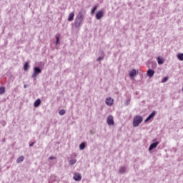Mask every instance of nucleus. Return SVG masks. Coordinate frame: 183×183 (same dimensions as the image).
I'll return each mask as SVG.
<instances>
[{"instance_id":"obj_1","label":"nucleus","mask_w":183,"mask_h":183,"mask_svg":"<svg viewBox=\"0 0 183 183\" xmlns=\"http://www.w3.org/2000/svg\"><path fill=\"white\" fill-rule=\"evenodd\" d=\"M85 14L86 12L84 10L79 11V14H77L74 22L75 28H79V26H81L82 21H84V16H85Z\"/></svg>"},{"instance_id":"obj_2","label":"nucleus","mask_w":183,"mask_h":183,"mask_svg":"<svg viewBox=\"0 0 183 183\" xmlns=\"http://www.w3.org/2000/svg\"><path fill=\"white\" fill-rule=\"evenodd\" d=\"M144 121V118L142 116L137 115L135 116L133 119V127L137 128V127H139V124Z\"/></svg>"},{"instance_id":"obj_3","label":"nucleus","mask_w":183,"mask_h":183,"mask_svg":"<svg viewBox=\"0 0 183 183\" xmlns=\"http://www.w3.org/2000/svg\"><path fill=\"white\" fill-rule=\"evenodd\" d=\"M41 72H42V70H41V69H39V67L34 68V71H33L31 76H32V78H34V81L36 80V76H38V75H39V74H41Z\"/></svg>"},{"instance_id":"obj_4","label":"nucleus","mask_w":183,"mask_h":183,"mask_svg":"<svg viewBox=\"0 0 183 183\" xmlns=\"http://www.w3.org/2000/svg\"><path fill=\"white\" fill-rule=\"evenodd\" d=\"M107 122L109 127H112V125H114V117H112V115L108 116Z\"/></svg>"},{"instance_id":"obj_5","label":"nucleus","mask_w":183,"mask_h":183,"mask_svg":"<svg viewBox=\"0 0 183 183\" xmlns=\"http://www.w3.org/2000/svg\"><path fill=\"white\" fill-rule=\"evenodd\" d=\"M104 16V10H99L96 13V19L99 20Z\"/></svg>"},{"instance_id":"obj_6","label":"nucleus","mask_w":183,"mask_h":183,"mask_svg":"<svg viewBox=\"0 0 183 183\" xmlns=\"http://www.w3.org/2000/svg\"><path fill=\"white\" fill-rule=\"evenodd\" d=\"M119 174H120L121 175L124 174H127V167L126 166H122L119 167V170H118Z\"/></svg>"},{"instance_id":"obj_7","label":"nucleus","mask_w":183,"mask_h":183,"mask_svg":"<svg viewBox=\"0 0 183 183\" xmlns=\"http://www.w3.org/2000/svg\"><path fill=\"white\" fill-rule=\"evenodd\" d=\"M129 74L130 78H132V79H134V78L137 76V70L133 69L132 70L129 71Z\"/></svg>"},{"instance_id":"obj_8","label":"nucleus","mask_w":183,"mask_h":183,"mask_svg":"<svg viewBox=\"0 0 183 183\" xmlns=\"http://www.w3.org/2000/svg\"><path fill=\"white\" fill-rule=\"evenodd\" d=\"M105 102L108 107H112V105H114V99L110 97L106 99Z\"/></svg>"},{"instance_id":"obj_9","label":"nucleus","mask_w":183,"mask_h":183,"mask_svg":"<svg viewBox=\"0 0 183 183\" xmlns=\"http://www.w3.org/2000/svg\"><path fill=\"white\" fill-rule=\"evenodd\" d=\"M157 115V112L154 111L152 114H150L148 117L144 120V122H148V121L151 120L152 118H154V116Z\"/></svg>"},{"instance_id":"obj_10","label":"nucleus","mask_w":183,"mask_h":183,"mask_svg":"<svg viewBox=\"0 0 183 183\" xmlns=\"http://www.w3.org/2000/svg\"><path fill=\"white\" fill-rule=\"evenodd\" d=\"M73 179L74 181H81V179H82V176H81V174L79 173H76L74 174Z\"/></svg>"},{"instance_id":"obj_11","label":"nucleus","mask_w":183,"mask_h":183,"mask_svg":"<svg viewBox=\"0 0 183 183\" xmlns=\"http://www.w3.org/2000/svg\"><path fill=\"white\" fill-rule=\"evenodd\" d=\"M154 74H155V71L151 69L147 70V75L149 76V78H152V76H154Z\"/></svg>"},{"instance_id":"obj_12","label":"nucleus","mask_w":183,"mask_h":183,"mask_svg":"<svg viewBox=\"0 0 183 183\" xmlns=\"http://www.w3.org/2000/svg\"><path fill=\"white\" fill-rule=\"evenodd\" d=\"M159 144V142H156L150 144V146L149 147V151H152V149H154L156 147H158Z\"/></svg>"},{"instance_id":"obj_13","label":"nucleus","mask_w":183,"mask_h":183,"mask_svg":"<svg viewBox=\"0 0 183 183\" xmlns=\"http://www.w3.org/2000/svg\"><path fill=\"white\" fill-rule=\"evenodd\" d=\"M74 16H75V14H74V12L70 13L69 15L68 21L69 22L74 21Z\"/></svg>"},{"instance_id":"obj_14","label":"nucleus","mask_w":183,"mask_h":183,"mask_svg":"<svg viewBox=\"0 0 183 183\" xmlns=\"http://www.w3.org/2000/svg\"><path fill=\"white\" fill-rule=\"evenodd\" d=\"M157 62H158L159 65H162V64H164V62H165V60L163 58L158 57Z\"/></svg>"},{"instance_id":"obj_15","label":"nucleus","mask_w":183,"mask_h":183,"mask_svg":"<svg viewBox=\"0 0 183 183\" xmlns=\"http://www.w3.org/2000/svg\"><path fill=\"white\" fill-rule=\"evenodd\" d=\"M39 105H41V99H38L34 102V107H35V108H38V107H39Z\"/></svg>"},{"instance_id":"obj_16","label":"nucleus","mask_w":183,"mask_h":183,"mask_svg":"<svg viewBox=\"0 0 183 183\" xmlns=\"http://www.w3.org/2000/svg\"><path fill=\"white\" fill-rule=\"evenodd\" d=\"M24 159H25V157L24 156H21L16 160L17 164H21V162H24Z\"/></svg>"},{"instance_id":"obj_17","label":"nucleus","mask_w":183,"mask_h":183,"mask_svg":"<svg viewBox=\"0 0 183 183\" xmlns=\"http://www.w3.org/2000/svg\"><path fill=\"white\" fill-rule=\"evenodd\" d=\"M59 34L56 35V45H59L61 44V41H59Z\"/></svg>"},{"instance_id":"obj_18","label":"nucleus","mask_w":183,"mask_h":183,"mask_svg":"<svg viewBox=\"0 0 183 183\" xmlns=\"http://www.w3.org/2000/svg\"><path fill=\"white\" fill-rule=\"evenodd\" d=\"M69 163L70 165H74V164H76V159H71L69 160Z\"/></svg>"},{"instance_id":"obj_19","label":"nucleus","mask_w":183,"mask_h":183,"mask_svg":"<svg viewBox=\"0 0 183 183\" xmlns=\"http://www.w3.org/2000/svg\"><path fill=\"white\" fill-rule=\"evenodd\" d=\"M177 59L179 61H183V53H179L177 54Z\"/></svg>"},{"instance_id":"obj_20","label":"nucleus","mask_w":183,"mask_h":183,"mask_svg":"<svg viewBox=\"0 0 183 183\" xmlns=\"http://www.w3.org/2000/svg\"><path fill=\"white\" fill-rule=\"evenodd\" d=\"M5 94V87L1 86L0 87V95H4Z\"/></svg>"},{"instance_id":"obj_21","label":"nucleus","mask_w":183,"mask_h":183,"mask_svg":"<svg viewBox=\"0 0 183 183\" xmlns=\"http://www.w3.org/2000/svg\"><path fill=\"white\" fill-rule=\"evenodd\" d=\"M97 9H98V6H94L93 7V9H92V11H91L92 15H93V14L95 13V11H97Z\"/></svg>"},{"instance_id":"obj_22","label":"nucleus","mask_w":183,"mask_h":183,"mask_svg":"<svg viewBox=\"0 0 183 183\" xmlns=\"http://www.w3.org/2000/svg\"><path fill=\"white\" fill-rule=\"evenodd\" d=\"M79 149L82 150V149H85V143L82 142L80 145H79Z\"/></svg>"},{"instance_id":"obj_23","label":"nucleus","mask_w":183,"mask_h":183,"mask_svg":"<svg viewBox=\"0 0 183 183\" xmlns=\"http://www.w3.org/2000/svg\"><path fill=\"white\" fill-rule=\"evenodd\" d=\"M54 181H55V176H51L50 177V179H49V182L52 183V182H54Z\"/></svg>"},{"instance_id":"obj_24","label":"nucleus","mask_w":183,"mask_h":183,"mask_svg":"<svg viewBox=\"0 0 183 183\" xmlns=\"http://www.w3.org/2000/svg\"><path fill=\"white\" fill-rule=\"evenodd\" d=\"M59 115L62 116V115H65V110L61 109L59 112Z\"/></svg>"},{"instance_id":"obj_25","label":"nucleus","mask_w":183,"mask_h":183,"mask_svg":"<svg viewBox=\"0 0 183 183\" xmlns=\"http://www.w3.org/2000/svg\"><path fill=\"white\" fill-rule=\"evenodd\" d=\"M28 66H29L28 62H26V63L24 64V71H26V70L28 69Z\"/></svg>"},{"instance_id":"obj_26","label":"nucleus","mask_w":183,"mask_h":183,"mask_svg":"<svg viewBox=\"0 0 183 183\" xmlns=\"http://www.w3.org/2000/svg\"><path fill=\"white\" fill-rule=\"evenodd\" d=\"M169 78L168 77H164L163 78V80L162 81V82L164 84L165 82H167L168 81Z\"/></svg>"},{"instance_id":"obj_27","label":"nucleus","mask_w":183,"mask_h":183,"mask_svg":"<svg viewBox=\"0 0 183 183\" xmlns=\"http://www.w3.org/2000/svg\"><path fill=\"white\" fill-rule=\"evenodd\" d=\"M129 102H130V100H129V99L127 100V101L124 102V105H126V106L129 105Z\"/></svg>"},{"instance_id":"obj_28","label":"nucleus","mask_w":183,"mask_h":183,"mask_svg":"<svg viewBox=\"0 0 183 183\" xmlns=\"http://www.w3.org/2000/svg\"><path fill=\"white\" fill-rule=\"evenodd\" d=\"M102 59H104L103 57H99V58H97V61H102Z\"/></svg>"},{"instance_id":"obj_29","label":"nucleus","mask_w":183,"mask_h":183,"mask_svg":"<svg viewBox=\"0 0 183 183\" xmlns=\"http://www.w3.org/2000/svg\"><path fill=\"white\" fill-rule=\"evenodd\" d=\"M49 159H51V160H52V159H55V157H54V156H51V157H49Z\"/></svg>"},{"instance_id":"obj_30","label":"nucleus","mask_w":183,"mask_h":183,"mask_svg":"<svg viewBox=\"0 0 183 183\" xmlns=\"http://www.w3.org/2000/svg\"><path fill=\"white\" fill-rule=\"evenodd\" d=\"M34 144H35V143H34V142H33V143H31V144H29V146H30V147H34Z\"/></svg>"},{"instance_id":"obj_31","label":"nucleus","mask_w":183,"mask_h":183,"mask_svg":"<svg viewBox=\"0 0 183 183\" xmlns=\"http://www.w3.org/2000/svg\"><path fill=\"white\" fill-rule=\"evenodd\" d=\"M26 86H28L27 84H24V88H26Z\"/></svg>"}]
</instances>
